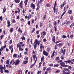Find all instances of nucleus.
<instances>
[{"mask_svg":"<svg viewBox=\"0 0 74 74\" xmlns=\"http://www.w3.org/2000/svg\"><path fill=\"white\" fill-rule=\"evenodd\" d=\"M35 28H34L33 30H32V33H33L34 31H35Z\"/></svg>","mask_w":74,"mask_h":74,"instance_id":"nucleus-48","label":"nucleus"},{"mask_svg":"<svg viewBox=\"0 0 74 74\" xmlns=\"http://www.w3.org/2000/svg\"><path fill=\"white\" fill-rule=\"evenodd\" d=\"M53 66V65L52 64H50L49 65V66H51V67Z\"/></svg>","mask_w":74,"mask_h":74,"instance_id":"nucleus-54","label":"nucleus"},{"mask_svg":"<svg viewBox=\"0 0 74 74\" xmlns=\"http://www.w3.org/2000/svg\"><path fill=\"white\" fill-rule=\"evenodd\" d=\"M21 38L23 40H25V38L24 36L21 37Z\"/></svg>","mask_w":74,"mask_h":74,"instance_id":"nucleus-18","label":"nucleus"},{"mask_svg":"<svg viewBox=\"0 0 74 74\" xmlns=\"http://www.w3.org/2000/svg\"><path fill=\"white\" fill-rule=\"evenodd\" d=\"M40 27H42V24L41 22H40Z\"/></svg>","mask_w":74,"mask_h":74,"instance_id":"nucleus-43","label":"nucleus"},{"mask_svg":"<svg viewBox=\"0 0 74 74\" xmlns=\"http://www.w3.org/2000/svg\"><path fill=\"white\" fill-rule=\"evenodd\" d=\"M59 57H57L56 58L55 60H56L58 61L59 60Z\"/></svg>","mask_w":74,"mask_h":74,"instance_id":"nucleus-24","label":"nucleus"},{"mask_svg":"<svg viewBox=\"0 0 74 74\" xmlns=\"http://www.w3.org/2000/svg\"><path fill=\"white\" fill-rule=\"evenodd\" d=\"M28 62V61H24L23 62V63L24 64H26L27 62Z\"/></svg>","mask_w":74,"mask_h":74,"instance_id":"nucleus-22","label":"nucleus"},{"mask_svg":"<svg viewBox=\"0 0 74 74\" xmlns=\"http://www.w3.org/2000/svg\"><path fill=\"white\" fill-rule=\"evenodd\" d=\"M32 16L30 14H29L28 16V19H29Z\"/></svg>","mask_w":74,"mask_h":74,"instance_id":"nucleus-20","label":"nucleus"},{"mask_svg":"<svg viewBox=\"0 0 74 74\" xmlns=\"http://www.w3.org/2000/svg\"><path fill=\"white\" fill-rule=\"evenodd\" d=\"M53 24L55 26H56V24H57V23L56 21H54L53 23Z\"/></svg>","mask_w":74,"mask_h":74,"instance_id":"nucleus-39","label":"nucleus"},{"mask_svg":"<svg viewBox=\"0 0 74 74\" xmlns=\"http://www.w3.org/2000/svg\"><path fill=\"white\" fill-rule=\"evenodd\" d=\"M66 10L62 14V15H61V17H62V16H63V15H64V14H65V13H66Z\"/></svg>","mask_w":74,"mask_h":74,"instance_id":"nucleus-32","label":"nucleus"},{"mask_svg":"<svg viewBox=\"0 0 74 74\" xmlns=\"http://www.w3.org/2000/svg\"><path fill=\"white\" fill-rule=\"evenodd\" d=\"M71 73V72L70 71H69L67 72L66 73V74H70V73Z\"/></svg>","mask_w":74,"mask_h":74,"instance_id":"nucleus-47","label":"nucleus"},{"mask_svg":"<svg viewBox=\"0 0 74 74\" xmlns=\"http://www.w3.org/2000/svg\"><path fill=\"white\" fill-rule=\"evenodd\" d=\"M13 57H14V58L17 57V55L16 53L14 54L13 55Z\"/></svg>","mask_w":74,"mask_h":74,"instance_id":"nucleus-27","label":"nucleus"},{"mask_svg":"<svg viewBox=\"0 0 74 74\" xmlns=\"http://www.w3.org/2000/svg\"><path fill=\"white\" fill-rule=\"evenodd\" d=\"M37 34H39V31H36Z\"/></svg>","mask_w":74,"mask_h":74,"instance_id":"nucleus-62","label":"nucleus"},{"mask_svg":"<svg viewBox=\"0 0 74 74\" xmlns=\"http://www.w3.org/2000/svg\"><path fill=\"white\" fill-rule=\"evenodd\" d=\"M56 1L55 2V4L53 8V11H54V12L55 13V12L56 11Z\"/></svg>","mask_w":74,"mask_h":74,"instance_id":"nucleus-4","label":"nucleus"},{"mask_svg":"<svg viewBox=\"0 0 74 74\" xmlns=\"http://www.w3.org/2000/svg\"><path fill=\"white\" fill-rule=\"evenodd\" d=\"M3 37H4V35H2L1 36V40H2V39H3Z\"/></svg>","mask_w":74,"mask_h":74,"instance_id":"nucleus-44","label":"nucleus"},{"mask_svg":"<svg viewBox=\"0 0 74 74\" xmlns=\"http://www.w3.org/2000/svg\"><path fill=\"white\" fill-rule=\"evenodd\" d=\"M9 63H10V60H7L6 62V64H9Z\"/></svg>","mask_w":74,"mask_h":74,"instance_id":"nucleus-36","label":"nucleus"},{"mask_svg":"<svg viewBox=\"0 0 74 74\" xmlns=\"http://www.w3.org/2000/svg\"><path fill=\"white\" fill-rule=\"evenodd\" d=\"M66 37H67V36L65 35H63L62 36V38H66Z\"/></svg>","mask_w":74,"mask_h":74,"instance_id":"nucleus-45","label":"nucleus"},{"mask_svg":"<svg viewBox=\"0 0 74 74\" xmlns=\"http://www.w3.org/2000/svg\"><path fill=\"white\" fill-rule=\"evenodd\" d=\"M0 69L1 70V73L3 74L4 70L3 69V67L1 65H0Z\"/></svg>","mask_w":74,"mask_h":74,"instance_id":"nucleus-3","label":"nucleus"},{"mask_svg":"<svg viewBox=\"0 0 74 74\" xmlns=\"http://www.w3.org/2000/svg\"><path fill=\"white\" fill-rule=\"evenodd\" d=\"M47 18V16H46V15H45L44 16V19H45Z\"/></svg>","mask_w":74,"mask_h":74,"instance_id":"nucleus-49","label":"nucleus"},{"mask_svg":"<svg viewBox=\"0 0 74 74\" xmlns=\"http://www.w3.org/2000/svg\"><path fill=\"white\" fill-rule=\"evenodd\" d=\"M7 23L8 24V25H7L8 27H10L11 26V24H10V21H7Z\"/></svg>","mask_w":74,"mask_h":74,"instance_id":"nucleus-12","label":"nucleus"},{"mask_svg":"<svg viewBox=\"0 0 74 74\" xmlns=\"http://www.w3.org/2000/svg\"><path fill=\"white\" fill-rule=\"evenodd\" d=\"M0 19L1 21H3V17H2V16H1L0 17Z\"/></svg>","mask_w":74,"mask_h":74,"instance_id":"nucleus-50","label":"nucleus"},{"mask_svg":"<svg viewBox=\"0 0 74 74\" xmlns=\"http://www.w3.org/2000/svg\"><path fill=\"white\" fill-rule=\"evenodd\" d=\"M44 60V57H42L41 58V61L43 62Z\"/></svg>","mask_w":74,"mask_h":74,"instance_id":"nucleus-17","label":"nucleus"},{"mask_svg":"<svg viewBox=\"0 0 74 74\" xmlns=\"http://www.w3.org/2000/svg\"><path fill=\"white\" fill-rule=\"evenodd\" d=\"M30 42H31V44H32V45H33V42H32V39H31V40Z\"/></svg>","mask_w":74,"mask_h":74,"instance_id":"nucleus-61","label":"nucleus"},{"mask_svg":"<svg viewBox=\"0 0 74 74\" xmlns=\"http://www.w3.org/2000/svg\"><path fill=\"white\" fill-rule=\"evenodd\" d=\"M39 8H40V6H39V5H38L36 9V11H37V10H39Z\"/></svg>","mask_w":74,"mask_h":74,"instance_id":"nucleus-31","label":"nucleus"},{"mask_svg":"<svg viewBox=\"0 0 74 74\" xmlns=\"http://www.w3.org/2000/svg\"><path fill=\"white\" fill-rule=\"evenodd\" d=\"M68 69H72V67L71 66H68Z\"/></svg>","mask_w":74,"mask_h":74,"instance_id":"nucleus-40","label":"nucleus"},{"mask_svg":"<svg viewBox=\"0 0 74 74\" xmlns=\"http://www.w3.org/2000/svg\"><path fill=\"white\" fill-rule=\"evenodd\" d=\"M57 45H56L55 46V49H57Z\"/></svg>","mask_w":74,"mask_h":74,"instance_id":"nucleus-55","label":"nucleus"},{"mask_svg":"<svg viewBox=\"0 0 74 74\" xmlns=\"http://www.w3.org/2000/svg\"><path fill=\"white\" fill-rule=\"evenodd\" d=\"M43 41L44 42H45V41H47V40L45 39H44L43 40Z\"/></svg>","mask_w":74,"mask_h":74,"instance_id":"nucleus-59","label":"nucleus"},{"mask_svg":"<svg viewBox=\"0 0 74 74\" xmlns=\"http://www.w3.org/2000/svg\"><path fill=\"white\" fill-rule=\"evenodd\" d=\"M54 29H55V32H56L57 30V29H56V27L55 26L54 27Z\"/></svg>","mask_w":74,"mask_h":74,"instance_id":"nucleus-51","label":"nucleus"},{"mask_svg":"<svg viewBox=\"0 0 74 74\" xmlns=\"http://www.w3.org/2000/svg\"><path fill=\"white\" fill-rule=\"evenodd\" d=\"M64 71H70L69 69L65 68H64Z\"/></svg>","mask_w":74,"mask_h":74,"instance_id":"nucleus-30","label":"nucleus"},{"mask_svg":"<svg viewBox=\"0 0 74 74\" xmlns=\"http://www.w3.org/2000/svg\"><path fill=\"white\" fill-rule=\"evenodd\" d=\"M12 47H13L12 45L10 46L9 47V49H10L12 48Z\"/></svg>","mask_w":74,"mask_h":74,"instance_id":"nucleus-46","label":"nucleus"},{"mask_svg":"<svg viewBox=\"0 0 74 74\" xmlns=\"http://www.w3.org/2000/svg\"><path fill=\"white\" fill-rule=\"evenodd\" d=\"M30 7L32 8L33 10L35 9V5L33 4V3H31L30 4Z\"/></svg>","mask_w":74,"mask_h":74,"instance_id":"nucleus-2","label":"nucleus"},{"mask_svg":"<svg viewBox=\"0 0 74 74\" xmlns=\"http://www.w3.org/2000/svg\"><path fill=\"white\" fill-rule=\"evenodd\" d=\"M59 66V64H57L56 65H54V67H58Z\"/></svg>","mask_w":74,"mask_h":74,"instance_id":"nucleus-42","label":"nucleus"},{"mask_svg":"<svg viewBox=\"0 0 74 74\" xmlns=\"http://www.w3.org/2000/svg\"><path fill=\"white\" fill-rule=\"evenodd\" d=\"M19 50L20 51H23V49L22 48V47H21L19 48Z\"/></svg>","mask_w":74,"mask_h":74,"instance_id":"nucleus-26","label":"nucleus"},{"mask_svg":"<svg viewBox=\"0 0 74 74\" xmlns=\"http://www.w3.org/2000/svg\"><path fill=\"white\" fill-rule=\"evenodd\" d=\"M33 58L34 59V60H35L36 58V55H33Z\"/></svg>","mask_w":74,"mask_h":74,"instance_id":"nucleus-29","label":"nucleus"},{"mask_svg":"<svg viewBox=\"0 0 74 74\" xmlns=\"http://www.w3.org/2000/svg\"><path fill=\"white\" fill-rule=\"evenodd\" d=\"M37 57L35 61V63L34 64H32L31 65V66H32V67H33L34 66V65H35V63H36V61H37Z\"/></svg>","mask_w":74,"mask_h":74,"instance_id":"nucleus-11","label":"nucleus"},{"mask_svg":"<svg viewBox=\"0 0 74 74\" xmlns=\"http://www.w3.org/2000/svg\"><path fill=\"white\" fill-rule=\"evenodd\" d=\"M17 48H18V47L19 48H21V45H20L19 44H18L17 45Z\"/></svg>","mask_w":74,"mask_h":74,"instance_id":"nucleus-16","label":"nucleus"},{"mask_svg":"<svg viewBox=\"0 0 74 74\" xmlns=\"http://www.w3.org/2000/svg\"><path fill=\"white\" fill-rule=\"evenodd\" d=\"M68 13L70 14H71V13H72V10H69L68 11Z\"/></svg>","mask_w":74,"mask_h":74,"instance_id":"nucleus-33","label":"nucleus"},{"mask_svg":"<svg viewBox=\"0 0 74 74\" xmlns=\"http://www.w3.org/2000/svg\"><path fill=\"white\" fill-rule=\"evenodd\" d=\"M47 7H51V5H50L47 4L46 5Z\"/></svg>","mask_w":74,"mask_h":74,"instance_id":"nucleus-53","label":"nucleus"},{"mask_svg":"<svg viewBox=\"0 0 74 74\" xmlns=\"http://www.w3.org/2000/svg\"><path fill=\"white\" fill-rule=\"evenodd\" d=\"M42 47H43V46H42V44H40V49L42 50Z\"/></svg>","mask_w":74,"mask_h":74,"instance_id":"nucleus-21","label":"nucleus"},{"mask_svg":"<svg viewBox=\"0 0 74 74\" xmlns=\"http://www.w3.org/2000/svg\"><path fill=\"white\" fill-rule=\"evenodd\" d=\"M6 9H7L5 8H4L3 9V12H5L6 11Z\"/></svg>","mask_w":74,"mask_h":74,"instance_id":"nucleus-28","label":"nucleus"},{"mask_svg":"<svg viewBox=\"0 0 74 74\" xmlns=\"http://www.w3.org/2000/svg\"><path fill=\"white\" fill-rule=\"evenodd\" d=\"M5 47H6V44L4 46H3L1 47L0 51H3L4 49V48H5Z\"/></svg>","mask_w":74,"mask_h":74,"instance_id":"nucleus-8","label":"nucleus"},{"mask_svg":"<svg viewBox=\"0 0 74 74\" xmlns=\"http://www.w3.org/2000/svg\"><path fill=\"white\" fill-rule=\"evenodd\" d=\"M60 72V71L59 70H57L56 71L55 73H58Z\"/></svg>","mask_w":74,"mask_h":74,"instance_id":"nucleus-35","label":"nucleus"},{"mask_svg":"<svg viewBox=\"0 0 74 74\" xmlns=\"http://www.w3.org/2000/svg\"><path fill=\"white\" fill-rule=\"evenodd\" d=\"M65 55V53H63L62 54V56H64V55Z\"/></svg>","mask_w":74,"mask_h":74,"instance_id":"nucleus-58","label":"nucleus"},{"mask_svg":"<svg viewBox=\"0 0 74 74\" xmlns=\"http://www.w3.org/2000/svg\"><path fill=\"white\" fill-rule=\"evenodd\" d=\"M34 42L38 43V40L37 39H36L35 40V41Z\"/></svg>","mask_w":74,"mask_h":74,"instance_id":"nucleus-63","label":"nucleus"},{"mask_svg":"<svg viewBox=\"0 0 74 74\" xmlns=\"http://www.w3.org/2000/svg\"><path fill=\"white\" fill-rule=\"evenodd\" d=\"M60 65L61 66H62V67H64V66L65 65V64L64 63V62H61L60 63Z\"/></svg>","mask_w":74,"mask_h":74,"instance_id":"nucleus-10","label":"nucleus"},{"mask_svg":"<svg viewBox=\"0 0 74 74\" xmlns=\"http://www.w3.org/2000/svg\"><path fill=\"white\" fill-rule=\"evenodd\" d=\"M70 37L71 38H73V37L74 36H73V35H71L70 36Z\"/></svg>","mask_w":74,"mask_h":74,"instance_id":"nucleus-60","label":"nucleus"},{"mask_svg":"<svg viewBox=\"0 0 74 74\" xmlns=\"http://www.w3.org/2000/svg\"><path fill=\"white\" fill-rule=\"evenodd\" d=\"M14 1L15 3H19V2H20V0H14Z\"/></svg>","mask_w":74,"mask_h":74,"instance_id":"nucleus-15","label":"nucleus"},{"mask_svg":"<svg viewBox=\"0 0 74 74\" xmlns=\"http://www.w3.org/2000/svg\"><path fill=\"white\" fill-rule=\"evenodd\" d=\"M63 67H68V65H64Z\"/></svg>","mask_w":74,"mask_h":74,"instance_id":"nucleus-56","label":"nucleus"},{"mask_svg":"<svg viewBox=\"0 0 74 74\" xmlns=\"http://www.w3.org/2000/svg\"><path fill=\"white\" fill-rule=\"evenodd\" d=\"M71 60H70L64 61V62H66V63H69V64H70V63H71Z\"/></svg>","mask_w":74,"mask_h":74,"instance_id":"nucleus-13","label":"nucleus"},{"mask_svg":"<svg viewBox=\"0 0 74 74\" xmlns=\"http://www.w3.org/2000/svg\"><path fill=\"white\" fill-rule=\"evenodd\" d=\"M54 53H55V51H53V54L51 56V57L52 58H53V56H54Z\"/></svg>","mask_w":74,"mask_h":74,"instance_id":"nucleus-23","label":"nucleus"},{"mask_svg":"<svg viewBox=\"0 0 74 74\" xmlns=\"http://www.w3.org/2000/svg\"><path fill=\"white\" fill-rule=\"evenodd\" d=\"M43 55H45L46 56H48V53L47 52H46L44 50L43 52Z\"/></svg>","mask_w":74,"mask_h":74,"instance_id":"nucleus-5","label":"nucleus"},{"mask_svg":"<svg viewBox=\"0 0 74 74\" xmlns=\"http://www.w3.org/2000/svg\"><path fill=\"white\" fill-rule=\"evenodd\" d=\"M37 45H34V49H36V47H37Z\"/></svg>","mask_w":74,"mask_h":74,"instance_id":"nucleus-34","label":"nucleus"},{"mask_svg":"<svg viewBox=\"0 0 74 74\" xmlns=\"http://www.w3.org/2000/svg\"><path fill=\"white\" fill-rule=\"evenodd\" d=\"M10 32H14V29L13 28H11L10 29Z\"/></svg>","mask_w":74,"mask_h":74,"instance_id":"nucleus-19","label":"nucleus"},{"mask_svg":"<svg viewBox=\"0 0 74 74\" xmlns=\"http://www.w3.org/2000/svg\"><path fill=\"white\" fill-rule=\"evenodd\" d=\"M73 16H71L70 17V18L71 20H72L73 19Z\"/></svg>","mask_w":74,"mask_h":74,"instance_id":"nucleus-57","label":"nucleus"},{"mask_svg":"<svg viewBox=\"0 0 74 74\" xmlns=\"http://www.w3.org/2000/svg\"><path fill=\"white\" fill-rule=\"evenodd\" d=\"M23 3L22 1H21V3L19 4V5L20 7L21 8H23Z\"/></svg>","mask_w":74,"mask_h":74,"instance_id":"nucleus-7","label":"nucleus"},{"mask_svg":"<svg viewBox=\"0 0 74 74\" xmlns=\"http://www.w3.org/2000/svg\"><path fill=\"white\" fill-rule=\"evenodd\" d=\"M52 41L54 42H55V36H53L52 38Z\"/></svg>","mask_w":74,"mask_h":74,"instance_id":"nucleus-14","label":"nucleus"},{"mask_svg":"<svg viewBox=\"0 0 74 74\" xmlns=\"http://www.w3.org/2000/svg\"><path fill=\"white\" fill-rule=\"evenodd\" d=\"M26 60H28L29 59V57H25L24 58Z\"/></svg>","mask_w":74,"mask_h":74,"instance_id":"nucleus-41","label":"nucleus"},{"mask_svg":"<svg viewBox=\"0 0 74 74\" xmlns=\"http://www.w3.org/2000/svg\"><path fill=\"white\" fill-rule=\"evenodd\" d=\"M63 53V50H61L59 52L60 54H61V53Z\"/></svg>","mask_w":74,"mask_h":74,"instance_id":"nucleus-25","label":"nucleus"},{"mask_svg":"<svg viewBox=\"0 0 74 74\" xmlns=\"http://www.w3.org/2000/svg\"><path fill=\"white\" fill-rule=\"evenodd\" d=\"M5 73H9V71L7 70H5Z\"/></svg>","mask_w":74,"mask_h":74,"instance_id":"nucleus-38","label":"nucleus"},{"mask_svg":"<svg viewBox=\"0 0 74 74\" xmlns=\"http://www.w3.org/2000/svg\"><path fill=\"white\" fill-rule=\"evenodd\" d=\"M15 22V20L13 19L12 20L13 23H14Z\"/></svg>","mask_w":74,"mask_h":74,"instance_id":"nucleus-64","label":"nucleus"},{"mask_svg":"<svg viewBox=\"0 0 74 74\" xmlns=\"http://www.w3.org/2000/svg\"><path fill=\"white\" fill-rule=\"evenodd\" d=\"M15 62H14V63L15 65L17 66V65L19 64V62H20V61L19 60H15Z\"/></svg>","mask_w":74,"mask_h":74,"instance_id":"nucleus-1","label":"nucleus"},{"mask_svg":"<svg viewBox=\"0 0 74 74\" xmlns=\"http://www.w3.org/2000/svg\"><path fill=\"white\" fill-rule=\"evenodd\" d=\"M66 4V2H64L62 4V5H61L60 7H61V8L62 9V7H64V5Z\"/></svg>","mask_w":74,"mask_h":74,"instance_id":"nucleus-9","label":"nucleus"},{"mask_svg":"<svg viewBox=\"0 0 74 74\" xmlns=\"http://www.w3.org/2000/svg\"><path fill=\"white\" fill-rule=\"evenodd\" d=\"M20 73H22V71L21 70H19V74Z\"/></svg>","mask_w":74,"mask_h":74,"instance_id":"nucleus-52","label":"nucleus"},{"mask_svg":"<svg viewBox=\"0 0 74 74\" xmlns=\"http://www.w3.org/2000/svg\"><path fill=\"white\" fill-rule=\"evenodd\" d=\"M51 70V67H49L47 68V70H49V71H50V70Z\"/></svg>","mask_w":74,"mask_h":74,"instance_id":"nucleus-37","label":"nucleus"},{"mask_svg":"<svg viewBox=\"0 0 74 74\" xmlns=\"http://www.w3.org/2000/svg\"><path fill=\"white\" fill-rule=\"evenodd\" d=\"M41 35H43V36H45L46 35V32L45 31H43L42 32L41 34Z\"/></svg>","mask_w":74,"mask_h":74,"instance_id":"nucleus-6","label":"nucleus"}]
</instances>
